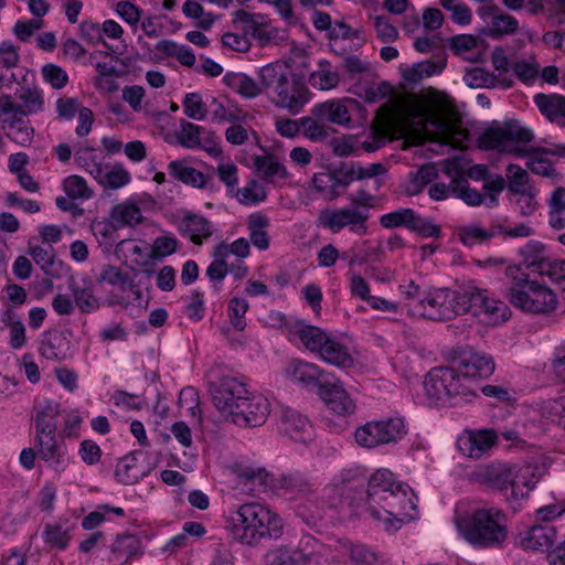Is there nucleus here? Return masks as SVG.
I'll use <instances>...</instances> for the list:
<instances>
[{
  "instance_id": "obj_30",
  "label": "nucleus",
  "mask_w": 565,
  "mask_h": 565,
  "mask_svg": "<svg viewBox=\"0 0 565 565\" xmlns=\"http://www.w3.org/2000/svg\"><path fill=\"white\" fill-rule=\"evenodd\" d=\"M168 170L175 180L195 189H203L209 182L207 175L191 167L184 159L170 161Z\"/></svg>"
},
{
  "instance_id": "obj_54",
  "label": "nucleus",
  "mask_w": 565,
  "mask_h": 565,
  "mask_svg": "<svg viewBox=\"0 0 565 565\" xmlns=\"http://www.w3.org/2000/svg\"><path fill=\"white\" fill-rule=\"evenodd\" d=\"M235 195L241 204L256 205L266 199L267 193L260 183L256 180H250L243 188L237 189Z\"/></svg>"
},
{
  "instance_id": "obj_63",
  "label": "nucleus",
  "mask_w": 565,
  "mask_h": 565,
  "mask_svg": "<svg viewBox=\"0 0 565 565\" xmlns=\"http://www.w3.org/2000/svg\"><path fill=\"white\" fill-rule=\"evenodd\" d=\"M565 195L553 196L548 199V223L555 230L565 228V209L563 200Z\"/></svg>"
},
{
  "instance_id": "obj_3",
  "label": "nucleus",
  "mask_w": 565,
  "mask_h": 565,
  "mask_svg": "<svg viewBox=\"0 0 565 565\" xmlns=\"http://www.w3.org/2000/svg\"><path fill=\"white\" fill-rule=\"evenodd\" d=\"M399 483L390 470L379 469L369 480L365 497L364 490H359L350 482L334 479L323 488L320 497L321 505L311 511L315 516H320L330 510L340 515L347 513L358 516L370 515L372 520H379L382 519V513L377 505H381L384 492L392 487L398 489Z\"/></svg>"
},
{
  "instance_id": "obj_5",
  "label": "nucleus",
  "mask_w": 565,
  "mask_h": 565,
  "mask_svg": "<svg viewBox=\"0 0 565 565\" xmlns=\"http://www.w3.org/2000/svg\"><path fill=\"white\" fill-rule=\"evenodd\" d=\"M510 285L507 289L509 302L521 312L534 317H552L561 307L556 291L547 284L531 279L520 266L505 268Z\"/></svg>"
},
{
  "instance_id": "obj_2",
  "label": "nucleus",
  "mask_w": 565,
  "mask_h": 565,
  "mask_svg": "<svg viewBox=\"0 0 565 565\" xmlns=\"http://www.w3.org/2000/svg\"><path fill=\"white\" fill-rule=\"evenodd\" d=\"M493 359L473 348L461 349L448 366L431 369L425 376L426 395L431 403L448 404L457 397L476 396L480 382L494 372Z\"/></svg>"
},
{
  "instance_id": "obj_44",
  "label": "nucleus",
  "mask_w": 565,
  "mask_h": 565,
  "mask_svg": "<svg viewBox=\"0 0 565 565\" xmlns=\"http://www.w3.org/2000/svg\"><path fill=\"white\" fill-rule=\"evenodd\" d=\"M529 161L526 167L534 172L543 177H550L554 173V163L550 159L553 152L546 149H526Z\"/></svg>"
},
{
  "instance_id": "obj_36",
  "label": "nucleus",
  "mask_w": 565,
  "mask_h": 565,
  "mask_svg": "<svg viewBox=\"0 0 565 565\" xmlns=\"http://www.w3.org/2000/svg\"><path fill=\"white\" fill-rule=\"evenodd\" d=\"M309 556L299 550L280 545L264 555L265 565H306Z\"/></svg>"
},
{
  "instance_id": "obj_9",
  "label": "nucleus",
  "mask_w": 565,
  "mask_h": 565,
  "mask_svg": "<svg viewBox=\"0 0 565 565\" xmlns=\"http://www.w3.org/2000/svg\"><path fill=\"white\" fill-rule=\"evenodd\" d=\"M534 139L531 129L516 120L487 128L479 138V147L523 158L527 154L525 146Z\"/></svg>"
},
{
  "instance_id": "obj_51",
  "label": "nucleus",
  "mask_w": 565,
  "mask_h": 565,
  "mask_svg": "<svg viewBox=\"0 0 565 565\" xmlns=\"http://www.w3.org/2000/svg\"><path fill=\"white\" fill-rule=\"evenodd\" d=\"M63 190L71 200H88L93 196L94 191L87 181L81 175H68L63 181Z\"/></svg>"
},
{
  "instance_id": "obj_56",
  "label": "nucleus",
  "mask_w": 565,
  "mask_h": 565,
  "mask_svg": "<svg viewBox=\"0 0 565 565\" xmlns=\"http://www.w3.org/2000/svg\"><path fill=\"white\" fill-rule=\"evenodd\" d=\"M463 82L472 88H490L497 86L498 78L483 67H472L465 73Z\"/></svg>"
},
{
  "instance_id": "obj_41",
  "label": "nucleus",
  "mask_w": 565,
  "mask_h": 565,
  "mask_svg": "<svg viewBox=\"0 0 565 565\" xmlns=\"http://www.w3.org/2000/svg\"><path fill=\"white\" fill-rule=\"evenodd\" d=\"M212 120L215 122H237L244 120L245 113L232 102L223 103L218 98L212 97Z\"/></svg>"
},
{
  "instance_id": "obj_32",
  "label": "nucleus",
  "mask_w": 565,
  "mask_h": 565,
  "mask_svg": "<svg viewBox=\"0 0 565 565\" xmlns=\"http://www.w3.org/2000/svg\"><path fill=\"white\" fill-rule=\"evenodd\" d=\"M150 469L141 465L136 456L129 455L121 458L115 468V478L118 482L130 486L148 476Z\"/></svg>"
},
{
  "instance_id": "obj_29",
  "label": "nucleus",
  "mask_w": 565,
  "mask_h": 565,
  "mask_svg": "<svg viewBox=\"0 0 565 565\" xmlns=\"http://www.w3.org/2000/svg\"><path fill=\"white\" fill-rule=\"evenodd\" d=\"M68 288L74 298L75 306L82 312L89 313L99 308V300L94 295V286L89 279H82L81 281L71 279Z\"/></svg>"
},
{
  "instance_id": "obj_33",
  "label": "nucleus",
  "mask_w": 565,
  "mask_h": 565,
  "mask_svg": "<svg viewBox=\"0 0 565 565\" xmlns=\"http://www.w3.org/2000/svg\"><path fill=\"white\" fill-rule=\"evenodd\" d=\"M94 179L105 189L118 190L131 181L129 171L122 164L102 166Z\"/></svg>"
},
{
  "instance_id": "obj_34",
  "label": "nucleus",
  "mask_w": 565,
  "mask_h": 565,
  "mask_svg": "<svg viewBox=\"0 0 565 565\" xmlns=\"http://www.w3.org/2000/svg\"><path fill=\"white\" fill-rule=\"evenodd\" d=\"M98 281L108 284L122 292L131 291L137 298L141 294L128 273L115 265H104Z\"/></svg>"
},
{
  "instance_id": "obj_16",
  "label": "nucleus",
  "mask_w": 565,
  "mask_h": 565,
  "mask_svg": "<svg viewBox=\"0 0 565 565\" xmlns=\"http://www.w3.org/2000/svg\"><path fill=\"white\" fill-rule=\"evenodd\" d=\"M34 447L38 457L55 473H63L71 463V456L65 439L56 433L35 434Z\"/></svg>"
},
{
  "instance_id": "obj_11",
  "label": "nucleus",
  "mask_w": 565,
  "mask_h": 565,
  "mask_svg": "<svg viewBox=\"0 0 565 565\" xmlns=\"http://www.w3.org/2000/svg\"><path fill=\"white\" fill-rule=\"evenodd\" d=\"M277 487L280 490L281 494L289 500H300L302 504L299 505V513L311 520H320L323 518L333 519L340 513L331 512L327 510V512L320 516H315L311 510H315L317 507L321 505V493L323 489L320 491L318 495H316L315 484L311 480L300 472H292L288 475L281 476L277 481Z\"/></svg>"
},
{
  "instance_id": "obj_60",
  "label": "nucleus",
  "mask_w": 565,
  "mask_h": 565,
  "mask_svg": "<svg viewBox=\"0 0 565 565\" xmlns=\"http://www.w3.org/2000/svg\"><path fill=\"white\" fill-rule=\"evenodd\" d=\"M534 103L540 111L550 120L559 118L561 95L537 94L534 96Z\"/></svg>"
},
{
  "instance_id": "obj_22",
  "label": "nucleus",
  "mask_w": 565,
  "mask_h": 565,
  "mask_svg": "<svg viewBox=\"0 0 565 565\" xmlns=\"http://www.w3.org/2000/svg\"><path fill=\"white\" fill-rule=\"evenodd\" d=\"M498 440V434L492 429L465 431L457 439L458 450L472 459L481 458Z\"/></svg>"
},
{
  "instance_id": "obj_6",
  "label": "nucleus",
  "mask_w": 565,
  "mask_h": 565,
  "mask_svg": "<svg viewBox=\"0 0 565 565\" xmlns=\"http://www.w3.org/2000/svg\"><path fill=\"white\" fill-rule=\"evenodd\" d=\"M226 526L239 543L255 546L264 539H278L282 534L281 518L268 507L252 502L230 511Z\"/></svg>"
},
{
  "instance_id": "obj_49",
  "label": "nucleus",
  "mask_w": 565,
  "mask_h": 565,
  "mask_svg": "<svg viewBox=\"0 0 565 565\" xmlns=\"http://www.w3.org/2000/svg\"><path fill=\"white\" fill-rule=\"evenodd\" d=\"M479 43V39L473 35L460 34L451 39V49L463 58L477 62L482 56L480 51L475 52Z\"/></svg>"
},
{
  "instance_id": "obj_28",
  "label": "nucleus",
  "mask_w": 565,
  "mask_h": 565,
  "mask_svg": "<svg viewBox=\"0 0 565 565\" xmlns=\"http://www.w3.org/2000/svg\"><path fill=\"white\" fill-rule=\"evenodd\" d=\"M556 534L552 525H533L523 534L521 545L525 550L545 551L554 544Z\"/></svg>"
},
{
  "instance_id": "obj_47",
  "label": "nucleus",
  "mask_w": 565,
  "mask_h": 565,
  "mask_svg": "<svg viewBox=\"0 0 565 565\" xmlns=\"http://www.w3.org/2000/svg\"><path fill=\"white\" fill-rule=\"evenodd\" d=\"M338 550L348 555L350 561L356 565H371L376 557L366 546L350 541H339Z\"/></svg>"
},
{
  "instance_id": "obj_24",
  "label": "nucleus",
  "mask_w": 565,
  "mask_h": 565,
  "mask_svg": "<svg viewBox=\"0 0 565 565\" xmlns=\"http://www.w3.org/2000/svg\"><path fill=\"white\" fill-rule=\"evenodd\" d=\"M290 337L299 340L302 345L310 352L318 355L330 333L326 330L306 323L302 320L295 321L289 326Z\"/></svg>"
},
{
  "instance_id": "obj_20",
  "label": "nucleus",
  "mask_w": 565,
  "mask_h": 565,
  "mask_svg": "<svg viewBox=\"0 0 565 565\" xmlns=\"http://www.w3.org/2000/svg\"><path fill=\"white\" fill-rule=\"evenodd\" d=\"M179 234L195 245H202L211 238L215 226L211 220L202 214L183 211L177 223Z\"/></svg>"
},
{
  "instance_id": "obj_23",
  "label": "nucleus",
  "mask_w": 565,
  "mask_h": 565,
  "mask_svg": "<svg viewBox=\"0 0 565 565\" xmlns=\"http://www.w3.org/2000/svg\"><path fill=\"white\" fill-rule=\"evenodd\" d=\"M280 423L282 430L295 441L307 444L312 440V426L308 418L298 411L289 407L282 408Z\"/></svg>"
},
{
  "instance_id": "obj_64",
  "label": "nucleus",
  "mask_w": 565,
  "mask_h": 565,
  "mask_svg": "<svg viewBox=\"0 0 565 565\" xmlns=\"http://www.w3.org/2000/svg\"><path fill=\"white\" fill-rule=\"evenodd\" d=\"M540 276L548 277L565 292V260L552 256Z\"/></svg>"
},
{
  "instance_id": "obj_17",
  "label": "nucleus",
  "mask_w": 565,
  "mask_h": 565,
  "mask_svg": "<svg viewBox=\"0 0 565 565\" xmlns=\"http://www.w3.org/2000/svg\"><path fill=\"white\" fill-rule=\"evenodd\" d=\"M367 217L366 212L355 207L327 209L320 212L319 222L334 234L348 227L353 234L364 235L367 232Z\"/></svg>"
},
{
  "instance_id": "obj_8",
  "label": "nucleus",
  "mask_w": 565,
  "mask_h": 565,
  "mask_svg": "<svg viewBox=\"0 0 565 565\" xmlns=\"http://www.w3.org/2000/svg\"><path fill=\"white\" fill-rule=\"evenodd\" d=\"M259 76L276 106L296 115L309 102L308 88L285 66L268 64L260 68Z\"/></svg>"
},
{
  "instance_id": "obj_43",
  "label": "nucleus",
  "mask_w": 565,
  "mask_h": 565,
  "mask_svg": "<svg viewBox=\"0 0 565 565\" xmlns=\"http://www.w3.org/2000/svg\"><path fill=\"white\" fill-rule=\"evenodd\" d=\"M61 413L58 403L46 402L36 414L35 434L56 433V418Z\"/></svg>"
},
{
  "instance_id": "obj_62",
  "label": "nucleus",
  "mask_w": 565,
  "mask_h": 565,
  "mask_svg": "<svg viewBox=\"0 0 565 565\" xmlns=\"http://www.w3.org/2000/svg\"><path fill=\"white\" fill-rule=\"evenodd\" d=\"M43 79L54 89H62L68 83V75L65 70L56 64H45L41 68Z\"/></svg>"
},
{
  "instance_id": "obj_38",
  "label": "nucleus",
  "mask_w": 565,
  "mask_h": 565,
  "mask_svg": "<svg viewBox=\"0 0 565 565\" xmlns=\"http://www.w3.org/2000/svg\"><path fill=\"white\" fill-rule=\"evenodd\" d=\"M110 220L118 226H135L142 221L140 207L131 200H125L110 209Z\"/></svg>"
},
{
  "instance_id": "obj_27",
  "label": "nucleus",
  "mask_w": 565,
  "mask_h": 565,
  "mask_svg": "<svg viewBox=\"0 0 565 565\" xmlns=\"http://www.w3.org/2000/svg\"><path fill=\"white\" fill-rule=\"evenodd\" d=\"M523 265L532 271L541 275L552 255L546 246L540 241H529L518 250Z\"/></svg>"
},
{
  "instance_id": "obj_18",
  "label": "nucleus",
  "mask_w": 565,
  "mask_h": 565,
  "mask_svg": "<svg viewBox=\"0 0 565 565\" xmlns=\"http://www.w3.org/2000/svg\"><path fill=\"white\" fill-rule=\"evenodd\" d=\"M242 402L227 420L243 428L258 427L267 420L270 403L263 394L249 391Z\"/></svg>"
},
{
  "instance_id": "obj_21",
  "label": "nucleus",
  "mask_w": 565,
  "mask_h": 565,
  "mask_svg": "<svg viewBox=\"0 0 565 565\" xmlns=\"http://www.w3.org/2000/svg\"><path fill=\"white\" fill-rule=\"evenodd\" d=\"M317 393L327 407L337 415H349L355 409L352 398L339 381L327 377Z\"/></svg>"
},
{
  "instance_id": "obj_37",
  "label": "nucleus",
  "mask_w": 565,
  "mask_h": 565,
  "mask_svg": "<svg viewBox=\"0 0 565 565\" xmlns=\"http://www.w3.org/2000/svg\"><path fill=\"white\" fill-rule=\"evenodd\" d=\"M66 338L58 331L46 332L40 343V354L50 361H60L67 355Z\"/></svg>"
},
{
  "instance_id": "obj_25",
  "label": "nucleus",
  "mask_w": 565,
  "mask_h": 565,
  "mask_svg": "<svg viewBox=\"0 0 565 565\" xmlns=\"http://www.w3.org/2000/svg\"><path fill=\"white\" fill-rule=\"evenodd\" d=\"M318 356L326 363L339 369H349L354 365V358L349 348L337 337L330 334Z\"/></svg>"
},
{
  "instance_id": "obj_48",
  "label": "nucleus",
  "mask_w": 565,
  "mask_h": 565,
  "mask_svg": "<svg viewBox=\"0 0 565 565\" xmlns=\"http://www.w3.org/2000/svg\"><path fill=\"white\" fill-rule=\"evenodd\" d=\"M17 97L21 102L19 105L23 114H36L44 107L43 93L38 87H22L17 92Z\"/></svg>"
},
{
  "instance_id": "obj_19",
  "label": "nucleus",
  "mask_w": 565,
  "mask_h": 565,
  "mask_svg": "<svg viewBox=\"0 0 565 565\" xmlns=\"http://www.w3.org/2000/svg\"><path fill=\"white\" fill-rule=\"evenodd\" d=\"M282 375L294 384L302 387L315 386L317 391L327 377H332L329 372L322 370L317 364L301 359L289 360L284 367Z\"/></svg>"
},
{
  "instance_id": "obj_39",
  "label": "nucleus",
  "mask_w": 565,
  "mask_h": 565,
  "mask_svg": "<svg viewBox=\"0 0 565 565\" xmlns=\"http://www.w3.org/2000/svg\"><path fill=\"white\" fill-rule=\"evenodd\" d=\"M26 116L11 95H0V125L4 131L18 125L21 120H26Z\"/></svg>"
},
{
  "instance_id": "obj_53",
  "label": "nucleus",
  "mask_w": 565,
  "mask_h": 565,
  "mask_svg": "<svg viewBox=\"0 0 565 565\" xmlns=\"http://www.w3.org/2000/svg\"><path fill=\"white\" fill-rule=\"evenodd\" d=\"M508 195L534 185L530 183L529 173L518 164H509L505 171Z\"/></svg>"
},
{
  "instance_id": "obj_45",
  "label": "nucleus",
  "mask_w": 565,
  "mask_h": 565,
  "mask_svg": "<svg viewBox=\"0 0 565 565\" xmlns=\"http://www.w3.org/2000/svg\"><path fill=\"white\" fill-rule=\"evenodd\" d=\"M536 196L537 190L533 186L509 194V200L516 206L521 216L530 217L539 209Z\"/></svg>"
},
{
  "instance_id": "obj_10",
  "label": "nucleus",
  "mask_w": 565,
  "mask_h": 565,
  "mask_svg": "<svg viewBox=\"0 0 565 565\" xmlns=\"http://www.w3.org/2000/svg\"><path fill=\"white\" fill-rule=\"evenodd\" d=\"M384 493L381 505H377L382 519L373 521L381 524L385 532L393 533L399 530L406 521L415 518L414 493L403 483H399L398 489L392 487Z\"/></svg>"
},
{
  "instance_id": "obj_7",
  "label": "nucleus",
  "mask_w": 565,
  "mask_h": 565,
  "mask_svg": "<svg viewBox=\"0 0 565 565\" xmlns=\"http://www.w3.org/2000/svg\"><path fill=\"white\" fill-rule=\"evenodd\" d=\"M454 522L459 534L475 547H499L508 539L507 516L499 508L457 509Z\"/></svg>"
},
{
  "instance_id": "obj_12",
  "label": "nucleus",
  "mask_w": 565,
  "mask_h": 565,
  "mask_svg": "<svg viewBox=\"0 0 565 565\" xmlns=\"http://www.w3.org/2000/svg\"><path fill=\"white\" fill-rule=\"evenodd\" d=\"M465 288L428 290L419 301L422 316L430 320H447L467 313Z\"/></svg>"
},
{
  "instance_id": "obj_52",
  "label": "nucleus",
  "mask_w": 565,
  "mask_h": 565,
  "mask_svg": "<svg viewBox=\"0 0 565 565\" xmlns=\"http://www.w3.org/2000/svg\"><path fill=\"white\" fill-rule=\"evenodd\" d=\"M450 189L451 194L455 198L461 199L468 205L477 206L483 201L482 194L479 191L471 189L468 185L467 179L462 175L451 180Z\"/></svg>"
},
{
  "instance_id": "obj_42",
  "label": "nucleus",
  "mask_w": 565,
  "mask_h": 565,
  "mask_svg": "<svg viewBox=\"0 0 565 565\" xmlns=\"http://www.w3.org/2000/svg\"><path fill=\"white\" fill-rule=\"evenodd\" d=\"M225 84L245 98H254L262 92L260 86L243 73H228L224 76Z\"/></svg>"
},
{
  "instance_id": "obj_35",
  "label": "nucleus",
  "mask_w": 565,
  "mask_h": 565,
  "mask_svg": "<svg viewBox=\"0 0 565 565\" xmlns=\"http://www.w3.org/2000/svg\"><path fill=\"white\" fill-rule=\"evenodd\" d=\"M253 163L256 173L268 182L287 180L290 177L287 168L273 154L255 156Z\"/></svg>"
},
{
  "instance_id": "obj_14",
  "label": "nucleus",
  "mask_w": 565,
  "mask_h": 565,
  "mask_svg": "<svg viewBox=\"0 0 565 565\" xmlns=\"http://www.w3.org/2000/svg\"><path fill=\"white\" fill-rule=\"evenodd\" d=\"M465 296L467 312L472 311L484 324L498 326L511 316L508 305L492 297L488 290L469 286L465 288Z\"/></svg>"
},
{
  "instance_id": "obj_31",
  "label": "nucleus",
  "mask_w": 565,
  "mask_h": 565,
  "mask_svg": "<svg viewBox=\"0 0 565 565\" xmlns=\"http://www.w3.org/2000/svg\"><path fill=\"white\" fill-rule=\"evenodd\" d=\"M246 226L249 237L248 242L258 250H267L270 245V237L267 232L270 226L269 218L260 212H254L248 215Z\"/></svg>"
},
{
  "instance_id": "obj_61",
  "label": "nucleus",
  "mask_w": 565,
  "mask_h": 565,
  "mask_svg": "<svg viewBox=\"0 0 565 565\" xmlns=\"http://www.w3.org/2000/svg\"><path fill=\"white\" fill-rule=\"evenodd\" d=\"M76 163L85 169L93 178L95 171L99 170L103 166L95 153V149L88 146H82L75 150L74 154Z\"/></svg>"
},
{
  "instance_id": "obj_13",
  "label": "nucleus",
  "mask_w": 565,
  "mask_h": 565,
  "mask_svg": "<svg viewBox=\"0 0 565 565\" xmlns=\"http://www.w3.org/2000/svg\"><path fill=\"white\" fill-rule=\"evenodd\" d=\"M407 435V425L399 416L371 420L355 429L354 439L361 447L372 449L397 443Z\"/></svg>"
},
{
  "instance_id": "obj_26",
  "label": "nucleus",
  "mask_w": 565,
  "mask_h": 565,
  "mask_svg": "<svg viewBox=\"0 0 565 565\" xmlns=\"http://www.w3.org/2000/svg\"><path fill=\"white\" fill-rule=\"evenodd\" d=\"M312 115L321 121H329L340 126H349L351 116L344 100L331 99L316 104Z\"/></svg>"
},
{
  "instance_id": "obj_59",
  "label": "nucleus",
  "mask_w": 565,
  "mask_h": 565,
  "mask_svg": "<svg viewBox=\"0 0 565 565\" xmlns=\"http://www.w3.org/2000/svg\"><path fill=\"white\" fill-rule=\"evenodd\" d=\"M30 255L45 274L52 275L56 271L55 253L51 245L31 246Z\"/></svg>"
},
{
  "instance_id": "obj_4",
  "label": "nucleus",
  "mask_w": 565,
  "mask_h": 565,
  "mask_svg": "<svg viewBox=\"0 0 565 565\" xmlns=\"http://www.w3.org/2000/svg\"><path fill=\"white\" fill-rule=\"evenodd\" d=\"M545 472L546 468L537 463L492 462L479 467L476 476L513 504L526 499Z\"/></svg>"
},
{
  "instance_id": "obj_55",
  "label": "nucleus",
  "mask_w": 565,
  "mask_h": 565,
  "mask_svg": "<svg viewBox=\"0 0 565 565\" xmlns=\"http://www.w3.org/2000/svg\"><path fill=\"white\" fill-rule=\"evenodd\" d=\"M182 108L184 115L193 120L201 121L207 115L206 104L203 102L200 93H188L182 99Z\"/></svg>"
},
{
  "instance_id": "obj_1",
  "label": "nucleus",
  "mask_w": 565,
  "mask_h": 565,
  "mask_svg": "<svg viewBox=\"0 0 565 565\" xmlns=\"http://www.w3.org/2000/svg\"><path fill=\"white\" fill-rule=\"evenodd\" d=\"M398 119L404 132L415 142L431 140L458 149L468 147L467 129L450 114L447 100L440 94L406 102L399 109Z\"/></svg>"
},
{
  "instance_id": "obj_46",
  "label": "nucleus",
  "mask_w": 565,
  "mask_h": 565,
  "mask_svg": "<svg viewBox=\"0 0 565 565\" xmlns=\"http://www.w3.org/2000/svg\"><path fill=\"white\" fill-rule=\"evenodd\" d=\"M312 189L324 200H334L340 195L334 171L315 173Z\"/></svg>"
},
{
  "instance_id": "obj_15",
  "label": "nucleus",
  "mask_w": 565,
  "mask_h": 565,
  "mask_svg": "<svg viewBox=\"0 0 565 565\" xmlns=\"http://www.w3.org/2000/svg\"><path fill=\"white\" fill-rule=\"evenodd\" d=\"M248 392L246 382L233 375H223L211 385L213 405L226 420L248 397Z\"/></svg>"
},
{
  "instance_id": "obj_40",
  "label": "nucleus",
  "mask_w": 565,
  "mask_h": 565,
  "mask_svg": "<svg viewBox=\"0 0 565 565\" xmlns=\"http://www.w3.org/2000/svg\"><path fill=\"white\" fill-rule=\"evenodd\" d=\"M309 82L313 88L329 90L339 85L340 75L332 68L328 61H321L318 70L311 73Z\"/></svg>"
},
{
  "instance_id": "obj_57",
  "label": "nucleus",
  "mask_w": 565,
  "mask_h": 565,
  "mask_svg": "<svg viewBox=\"0 0 565 565\" xmlns=\"http://www.w3.org/2000/svg\"><path fill=\"white\" fill-rule=\"evenodd\" d=\"M457 235L459 241L466 246H473L492 237V233L477 224L462 225L458 227Z\"/></svg>"
},
{
  "instance_id": "obj_50",
  "label": "nucleus",
  "mask_w": 565,
  "mask_h": 565,
  "mask_svg": "<svg viewBox=\"0 0 565 565\" xmlns=\"http://www.w3.org/2000/svg\"><path fill=\"white\" fill-rule=\"evenodd\" d=\"M203 130V127L182 119L179 130L175 132L177 141L183 148L196 149L201 147V132Z\"/></svg>"
},
{
  "instance_id": "obj_58",
  "label": "nucleus",
  "mask_w": 565,
  "mask_h": 565,
  "mask_svg": "<svg viewBox=\"0 0 565 565\" xmlns=\"http://www.w3.org/2000/svg\"><path fill=\"white\" fill-rule=\"evenodd\" d=\"M416 213L412 209H399L380 217V224L384 228L405 226L411 230Z\"/></svg>"
}]
</instances>
